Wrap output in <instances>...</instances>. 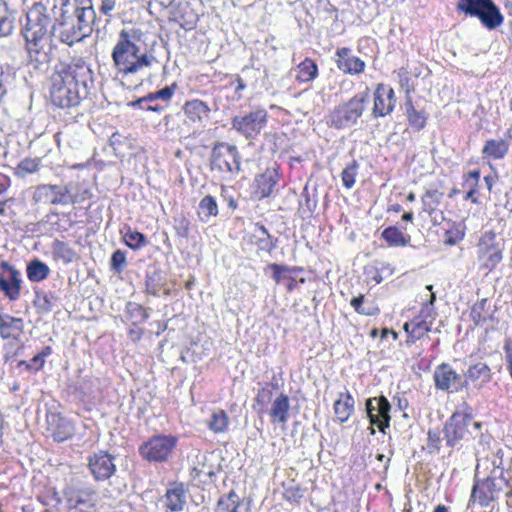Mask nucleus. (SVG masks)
Segmentation results:
<instances>
[{
    "mask_svg": "<svg viewBox=\"0 0 512 512\" xmlns=\"http://www.w3.org/2000/svg\"><path fill=\"white\" fill-rule=\"evenodd\" d=\"M123 239L126 245L133 250L140 249L146 246L148 243L146 236L143 233L132 230L131 228H128L124 233Z\"/></svg>",
    "mask_w": 512,
    "mask_h": 512,
    "instance_id": "43",
    "label": "nucleus"
},
{
    "mask_svg": "<svg viewBox=\"0 0 512 512\" xmlns=\"http://www.w3.org/2000/svg\"><path fill=\"white\" fill-rule=\"evenodd\" d=\"M354 398L349 392L340 393L339 398L334 403V413L340 423L348 421L354 412Z\"/></svg>",
    "mask_w": 512,
    "mask_h": 512,
    "instance_id": "28",
    "label": "nucleus"
},
{
    "mask_svg": "<svg viewBox=\"0 0 512 512\" xmlns=\"http://www.w3.org/2000/svg\"><path fill=\"white\" fill-rule=\"evenodd\" d=\"M284 497L288 501H298L303 497V490L297 485H290L285 488Z\"/></svg>",
    "mask_w": 512,
    "mask_h": 512,
    "instance_id": "52",
    "label": "nucleus"
},
{
    "mask_svg": "<svg viewBox=\"0 0 512 512\" xmlns=\"http://www.w3.org/2000/svg\"><path fill=\"white\" fill-rule=\"evenodd\" d=\"M173 435H155L139 446V454L149 462H165L177 445Z\"/></svg>",
    "mask_w": 512,
    "mask_h": 512,
    "instance_id": "9",
    "label": "nucleus"
},
{
    "mask_svg": "<svg viewBox=\"0 0 512 512\" xmlns=\"http://www.w3.org/2000/svg\"><path fill=\"white\" fill-rule=\"evenodd\" d=\"M135 107H139L141 109H145L147 111H154V112H162L164 110V107L159 105V104H156V105H152L151 103H143V104H140V105H136Z\"/></svg>",
    "mask_w": 512,
    "mask_h": 512,
    "instance_id": "64",
    "label": "nucleus"
},
{
    "mask_svg": "<svg viewBox=\"0 0 512 512\" xmlns=\"http://www.w3.org/2000/svg\"><path fill=\"white\" fill-rule=\"evenodd\" d=\"M68 188L69 198L71 200L69 201V204H80L92 196L89 188L84 187L78 183L69 182Z\"/></svg>",
    "mask_w": 512,
    "mask_h": 512,
    "instance_id": "40",
    "label": "nucleus"
},
{
    "mask_svg": "<svg viewBox=\"0 0 512 512\" xmlns=\"http://www.w3.org/2000/svg\"><path fill=\"white\" fill-rule=\"evenodd\" d=\"M242 500L240 496L233 490L221 496L214 512H239Z\"/></svg>",
    "mask_w": 512,
    "mask_h": 512,
    "instance_id": "31",
    "label": "nucleus"
},
{
    "mask_svg": "<svg viewBox=\"0 0 512 512\" xmlns=\"http://www.w3.org/2000/svg\"><path fill=\"white\" fill-rule=\"evenodd\" d=\"M278 179V173L275 169H267L255 178V193L259 198L270 196L278 182Z\"/></svg>",
    "mask_w": 512,
    "mask_h": 512,
    "instance_id": "26",
    "label": "nucleus"
},
{
    "mask_svg": "<svg viewBox=\"0 0 512 512\" xmlns=\"http://www.w3.org/2000/svg\"><path fill=\"white\" fill-rule=\"evenodd\" d=\"M0 291L10 301H17L21 295V273L6 261L0 264Z\"/></svg>",
    "mask_w": 512,
    "mask_h": 512,
    "instance_id": "13",
    "label": "nucleus"
},
{
    "mask_svg": "<svg viewBox=\"0 0 512 512\" xmlns=\"http://www.w3.org/2000/svg\"><path fill=\"white\" fill-rule=\"evenodd\" d=\"M218 214V206L216 200L211 195L203 197L198 206V215L204 222L209 221L211 217H215Z\"/></svg>",
    "mask_w": 512,
    "mask_h": 512,
    "instance_id": "38",
    "label": "nucleus"
},
{
    "mask_svg": "<svg viewBox=\"0 0 512 512\" xmlns=\"http://www.w3.org/2000/svg\"><path fill=\"white\" fill-rule=\"evenodd\" d=\"M68 509L88 512L96 503V492L88 486L69 487L64 491Z\"/></svg>",
    "mask_w": 512,
    "mask_h": 512,
    "instance_id": "15",
    "label": "nucleus"
},
{
    "mask_svg": "<svg viewBox=\"0 0 512 512\" xmlns=\"http://www.w3.org/2000/svg\"><path fill=\"white\" fill-rule=\"evenodd\" d=\"M318 75V67L317 64L310 58H305L298 66H297V75L296 80L299 82H311Z\"/></svg>",
    "mask_w": 512,
    "mask_h": 512,
    "instance_id": "34",
    "label": "nucleus"
},
{
    "mask_svg": "<svg viewBox=\"0 0 512 512\" xmlns=\"http://www.w3.org/2000/svg\"><path fill=\"white\" fill-rule=\"evenodd\" d=\"M267 112L263 108H255L245 115L232 118V128L247 139H253L260 134L267 123Z\"/></svg>",
    "mask_w": 512,
    "mask_h": 512,
    "instance_id": "10",
    "label": "nucleus"
},
{
    "mask_svg": "<svg viewBox=\"0 0 512 512\" xmlns=\"http://www.w3.org/2000/svg\"><path fill=\"white\" fill-rule=\"evenodd\" d=\"M44 363L45 361L37 354L28 362L21 361L20 365H25L28 370L36 372L43 367Z\"/></svg>",
    "mask_w": 512,
    "mask_h": 512,
    "instance_id": "56",
    "label": "nucleus"
},
{
    "mask_svg": "<svg viewBox=\"0 0 512 512\" xmlns=\"http://www.w3.org/2000/svg\"><path fill=\"white\" fill-rule=\"evenodd\" d=\"M49 267L42 261L35 259L27 265V276L32 282H40L48 277Z\"/></svg>",
    "mask_w": 512,
    "mask_h": 512,
    "instance_id": "37",
    "label": "nucleus"
},
{
    "mask_svg": "<svg viewBox=\"0 0 512 512\" xmlns=\"http://www.w3.org/2000/svg\"><path fill=\"white\" fill-rule=\"evenodd\" d=\"M316 207L317 199L315 198V196L310 195L307 186H305L301 194V199L299 201V213L303 217H309L313 214Z\"/></svg>",
    "mask_w": 512,
    "mask_h": 512,
    "instance_id": "42",
    "label": "nucleus"
},
{
    "mask_svg": "<svg viewBox=\"0 0 512 512\" xmlns=\"http://www.w3.org/2000/svg\"><path fill=\"white\" fill-rule=\"evenodd\" d=\"M290 400L286 394L281 393L272 403L269 415L272 423L285 424L289 418Z\"/></svg>",
    "mask_w": 512,
    "mask_h": 512,
    "instance_id": "27",
    "label": "nucleus"
},
{
    "mask_svg": "<svg viewBox=\"0 0 512 512\" xmlns=\"http://www.w3.org/2000/svg\"><path fill=\"white\" fill-rule=\"evenodd\" d=\"M363 302H364V296L359 295L357 297L352 298L350 304L357 313L363 314V315H372V313L368 309H366L365 307L362 306Z\"/></svg>",
    "mask_w": 512,
    "mask_h": 512,
    "instance_id": "58",
    "label": "nucleus"
},
{
    "mask_svg": "<svg viewBox=\"0 0 512 512\" xmlns=\"http://www.w3.org/2000/svg\"><path fill=\"white\" fill-rule=\"evenodd\" d=\"M53 255L64 264H70L77 259V253L67 243L55 240L52 245Z\"/></svg>",
    "mask_w": 512,
    "mask_h": 512,
    "instance_id": "35",
    "label": "nucleus"
},
{
    "mask_svg": "<svg viewBox=\"0 0 512 512\" xmlns=\"http://www.w3.org/2000/svg\"><path fill=\"white\" fill-rule=\"evenodd\" d=\"M395 105L396 97L394 90L383 83H379L374 91L373 117L379 118L391 114Z\"/></svg>",
    "mask_w": 512,
    "mask_h": 512,
    "instance_id": "17",
    "label": "nucleus"
},
{
    "mask_svg": "<svg viewBox=\"0 0 512 512\" xmlns=\"http://www.w3.org/2000/svg\"><path fill=\"white\" fill-rule=\"evenodd\" d=\"M210 111L207 103L199 99L186 101L183 105L186 121L193 124L196 129L204 127L205 122L209 119Z\"/></svg>",
    "mask_w": 512,
    "mask_h": 512,
    "instance_id": "21",
    "label": "nucleus"
},
{
    "mask_svg": "<svg viewBox=\"0 0 512 512\" xmlns=\"http://www.w3.org/2000/svg\"><path fill=\"white\" fill-rule=\"evenodd\" d=\"M89 469L97 481L109 479L116 471L114 457L103 451L95 453L89 457Z\"/></svg>",
    "mask_w": 512,
    "mask_h": 512,
    "instance_id": "19",
    "label": "nucleus"
},
{
    "mask_svg": "<svg viewBox=\"0 0 512 512\" xmlns=\"http://www.w3.org/2000/svg\"><path fill=\"white\" fill-rule=\"evenodd\" d=\"M126 265V253L122 250H116L110 260V267L117 273H120Z\"/></svg>",
    "mask_w": 512,
    "mask_h": 512,
    "instance_id": "50",
    "label": "nucleus"
},
{
    "mask_svg": "<svg viewBox=\"0 0 512 512\" xmlns=\"http://www.w3.org/2000/svg\"><path fill=\"white\" fill-rule=\"evenodd\" d=\"M160 501L166 512H181L187 504V490L182 483H173Z\"/></svg>",
    "mask_w": 512,
    "mask_h": 512,
    "instance_id": "20",
    "label": "nucleus"
},
{
    "mask_svg": "<svg viewBox=\"0 0 512 512\" xmlns=\"http://www.w3.org/2000/svg\"><path fill=\"white\" fill-rule=\"evenodd\" d=\"M500 490L494 478H486L473 486L469 505L478 501L481 507H487L494 500L495 493Z\"/></svg>",
    "mask_w": 512,
    "mask_h": 512,
    "instance_id": "22",
    "label": "nucleus"
},
{
    "mask_svg": "<svg viewBox=\"0 0 512 512\" xmlns=\"http://www.w3.org/2000/svg\"><path fill=\"white\" fill-rule=\"evenodd\" d=\"M368 96L369 89L366 88L364 92L357 93L348 101L335 106L326 117L327 125L338 130L356 125L365 111Z\"/></svg>",
    "mask_w": 512,
    "mask_h": 512,
    "instance_id": "4",
    "label": "nucleus"
},
{
    "mask_svg": "<svg viewBox=\"0 0 512 512\" xmlns=\"http://www.w3.org/2000/svg\"><path fill=\"white\" fill-rule=\"evenodd\" d=\"M77 389L85 396H93L99 390L98 378L84 377L78 382Z\"/></svg>",
    "mask_w": 512,
    "mask_h": 512,
    "instance_id": "46",
    "label": "nucleus"
},
{
    "mask_svg": "<svg viewBox=\"0 0 512 512\" xmlns=\"http://www.w3.org/2000/svg\"><path fill=\"white\" fill-rule=\"evenodd\" d=\"M145 37L140 28H124L120 31L112 51L114 66L119 73L135 74L157 62L153 54L142 50L141 44H144Z\"/></svg>",
    "mask_w": 512,
    "mask_h": 512,
    "instance_id": "3",
    "label": "nucleus"
},
{
    "mask_svg": "<svg viewBox=\"0 0 512 512\" xmlns=\"http://www.w3.org/2000/svg\"><path fill=\"white\" fill-rule=\"evenodd\" d=\"M37 299L35 301L36 305H38L45 312H50L52 310V302L51 298L48 294L40 295L37 293Z\"/></svg>",
    "mask_w": 512,
    "mask_h": 512,
    "instance_id": "57",
    "label": "nucleus"
},
{
    "mask_svg": "<svg viewBox=\"0 0 512 512\" xmlns=\"http://www.w3.org/2000/svg\"><path fill=\"white\" fill-rule=\"evenodd\" d=\"M92 83L93 72L83 58L60 63L51 77V101L60 108L75 107L88 95V88Z\"/></svg>",
    "mask_w": 512,
    "mask_h": 512,
    "instance_id": "2",
    "label": "nucleus"
},
{
    "mask_svg": "<svg viewBox=\"0 0 512 512\" xmlns=\"http://www.w3.org/2000/svg\"><path fill=\"white\" fill-rule=\"evenodd\" d=\"M228 423L229 420L226 412L224 410H218L213 413L208 427L215 433H222L227 429Z\"/></svg>",
    "mask_w": 512,
    "mask_h": 512,
    "instance_id": "44",
    "label": "nucleus"
},
{
    "mask_svg": "<svg viewBox=\"0 0 512 512\" xmlns=\"http://www.w3.org/2000/svg\"><path fill=\"white\" fill-rule=\"evenodd\" d=\"M264 237L259 238L258 245L262 250L270 251L274 248V244L271 236L269 235L267 229L264 226L260 228Z\"/></svg>",
    "mask_w": 512,
    "mask_h": 512,
    "instance_id": "53",
    "label": "nucleus"
},
{
    "mask_svg": "<svg viewBox=\"0 0 512 512\" xmlns=\"http://www.w3.org/2000/svg\"><path fill=\"white\" fill-rule=\"evenodd\" d=\"M381 237L387 242L389 246L395 247L407 246L411 239L410 235L403 233L396 226H389L385 228L381 233Z\"/></svg>",
    "mask_w": 512,
    "mask_h": 512,
    "instance_id": "29",
    "label": "nucleus"
},
{
    "mask_svg": "<svg viewBox=\"0 0 512 512\" xmlns=\"http://www.w3.org/2000/svg\"><path fill=\"white\" fill-rule=\"evenodd\" d=\"M272 392L269 388L264 387L258 391L255 400L258 403L264 404L271 400Z\"/></svg>",
    "mask_w": 512,
    "mask_h": 512,
    "instance_id": "60",
    "label": "nucleus"
},
{
    "mask_svg": "<svg viewBox=\"0 0 512 512\" xmlns=\"http://www.w3.org/2000/svg\"><path fill=\"white\" fill-rule=\"evenodd\" d=\"M405 111L409 121V124L417 131L422 130L427 121V114L424 110H417L411 99L408 98L405 102Z\"/></svg>",
    "mask_w": 512,
    "mask_h": 512,
    "instance_id": "33",
    "label": "nucleus"
},
{
    "mask_svg": "<svg viewBox=\"0 0 512 512\" xmlns=\"http://www.w3.org/2000/svg\"><path fill=\"white\" fill-rule=\"evenodd\" d=\"M457 9L466 15L477 17L481 24L494 30L501 26L504 17L493 0H463L458 1Z\"/></svg>",
    "mask_w": 512,
    "mask_h": 512,
    "instance_id": "5",
    "label": "nucleus"
},
{
    "mask_svg": "<svg viewBox=\"0 0 512 512\" xmlns=\"http://www.w3.org/2000/svg\"><path fill=\"white\" fill-rule=\"evenodd\" d=\"M147 311L139 304L128 302L126 305V317L133 325L141 324L148 319Z\"/></svg>",
    "mask_w": 512,
    "mask_h": 512,
    "instance_id": "41",
    "label": "nucleus"
},
{
    "mask_svg": "<svg viewBox=\"0 0 512 512\" xmlns=\"http://www.w3.org/2000/svg\"><path fill=\"white\" fill-rule=\"evenodd\" d=\"M46 422L47 430L56 442H64L74 435L75 427L73 422L58 412H47Z\"/></svg>",
    "mask_w": 512,
    "mask_h": 512,
    "instance_id": "16",
    "label": "nucleus"
},
{
    "mask_svg": "<svg viewBox=\"0 0 512 512\" xmlns=\"http://www.w3.org/2000/svg\"><path fill=\"white\" fill-rule=\"evenodd\" d=\"M432 321L416 317L410 322L404 324V330L414 340H419L431 330Z\"/></svg>",
    "mask_w": 512,
    "mask_h": 512,
    "instance_id": "30",
    "label": "nucleus"
},
{
    "mask_svg": "<svg viewBox=\"0 0 512 512\" xmlns=\"http://www.w3.org/2000/svg\"><path fill=\"white\" fill-rule=\"evenodd\" d=\"M176 88H177L176 83H173L170 86H165L164 88L160 89L159 91H156L154 93H149L145 97H142L135 101H132L129 103V105L136 106V105H140L143 103H152L155 100H162L164 102H168L174 95Z\"/></svg>",
    "mask_w": 512,
    "mask_h": 512,
    "instance_id": "32",
    "label": "nucleus"
},
{
    "mask_svg": "<svg viewBox=\"0 0 512 512\" xmlns=\"http://www.w3.org/2000/svg\"><path fill=\"white\" fill-rule=\"evenodd\" d=\"M118 0H102L100 5V12L105 16L111 17L112 11L115 10Z\"/></svg>",
    "mask_w": 512,
    "mask_h": 512,
    "instance_id": "59",
    "label": "nucleus"
},
{
    "mask_svg": "<svg viewBox=\"0 0 512 512\" xmlns=\"http://www.w3.org/2000/svg\"><path fill=\"white\" fill-rule=\"evenodd\" d=\"M508 152V145L504 140L490 139L486 141L482 153L494 159L503 158Z\"/></svg>",
    "mask_w": 512,
    "mask_h": 512,
    "instance_id": "36",
    "label": "nucleus"
},
{
    "mask_svg": "<svg viewBox=\"0 0 512 512\" xmlns=\"http://www.w3.org/2000/svg\"><path fill=\"white\" fill-rule=\"evenodd\" d=\"M156 276H157L156 274L147 276V281H146L147 291L153 295H156L159 292L158 285L154 284V280H155Z\"/></svg>",
    "mask_w": 512,
    "mask_h": 512,
    "instance_id": "62",
    "label": "nucleus"
},
{
    "mask_svg": "<svg viewBox=\"0 0 512 512\" xmlns=\"http://www.w3.org/2000/svg\"><path fill=\"white\" fill-rule=\"evenodd\" d=\"M337 67L346 74H359L364 71L365 62L352 55L349 48L343 47L336 51Z\"/></svg>",
    "mask_w": 512,
    "mask_h": 512,
    "instance_id": "23",
    "label": "nucleus"
},
{
    "mask_svg": "<svg viewBox=\"0 0 512 512\" xmlns=\"http://www.w3.org/2000/svg\"><path fill=\"white\" fill-rule=\"evenodd\" d=\"M426 289L431 292L429 301L423 306L421 313L424 315L425 318L430 317L432 318V312H433V305L436 300V295L434 292H432L433 286L427 285Z\"/></svg>",
    "mask_w": 512,
    "mask_h": 512,
    "instance_id": "55",
    "label": "nucleus"
},
{
    "mask_svg": "<svg viewBox=\"0 0 512 512\" xmlns=\"http://www.w3.org/2000/svg\"><path fill=\"white\" fill-rule=\"evenodd\" d=\"M463 377L467 380V385L472 383L475 388L480 389L491 381L492 373L486 363L478 362L469 366Z\"/></svg>",
    "mask_w": 512,
    "mask_h": 512,
    "instance_id": "24",
    "label": "nucleus"
},
{
    "mask_svg": "<svg viewBox=\"0 0 512 512\" xmlns=\"http://www.w3.org/2000/svg\"><path fill=\"white\" fill-rule=\"evenodd\" d=\"M433 379L436 389L441 391L459 392L467 387V380L448 363H441L435 368Z\"/></svg>",
    "mask_w": 512,
    "mask_h": 512,
    "instance_id": "11",
    "label": "nucleus"
},
{
    "mask_svg": "<svg viewBox=\"0 0 512 512\" xmlns=\"http://www.w3.org/2000/svg\"><path fill=\"white\" fill-rule=\"evenodd\" d=\"M358 169L359 164L355 160H353L343 169L341 173V179L343 186L347 189H351L354 186L356 177L358 175Z\"/></svg>",
    "mask_w": 512,
    "mask_h": 512,
    "instance_id": "45",
    "label": "nucleus"
},
{
    "mask_svg": "<svg viewBox=\"0 0 512 512\" xmlns=\"http://www.w3.org/2000/svg\"><path fill=\"white\" fill-rule=\"evenodd\" d=\"M269 267L274 271V273H273V278H274V280H275L277 283H279V282H280V280H281V274H282V272H285V271H287V270H288V268H287V267L281 266V265L276 264V263L271 264Z\"/></svg>",
    "mask_w": 512,
    "mask_h": 512,
    "instance_id": "61",
    "label": "nucleus"
},
{
    "mask_svg": "<svg viewBox=\"0 0 512 512\" xmlns=\"http://www.w3.org/2000/svg\"><path fill=\"white\" fill-rule=\"evenodd\" d=\"M33 200L36 203L51 205H69L68 183L64 185L42 184L35 188Z\"/></svg>",
    "mask_w": 512,
    "mask_h": 512,
    "instance_id": "14",
    "label": "nucleus"
},
{
    "mask_svg": "<svg viewBox=\"0 0 512 512\" xmlns=\"http://www.w3.org/2000/svg\"><path fill=\"white\" fill-rule=\"evenodd\" d=\"M442 197L443 193L437 189L427 190L421 198L423 211L432 215L440 204Z\"/></svg>",
    "mask_w": 512,
    "mask_h": 512,
    "instance_id": "39",
    "label": "nucleus"
},
{
    "mask_svg": "<svg viewBox=\"0 0 512 512\" xmlns=\"http://www.w3.org/2000/svg\"><path fill=\"white\" fill-rule=\"evenodd\" d=\"M487 299H481L477 301L471 308L470 317L475 325H480L486 321V306Z\"/></svg>",
    "mask_w": 512,
    "mask_h": 512,
    "instance_id": "47",
    "label": "nucleus"
},
{
    "mask_svg": "<svg viewBox=\"0 0 512 512\" xmlns=\"http://www.w3.org/2000/svg\"><path fill=\"white\" fill-rule=\"evenodd\" d=\"M480 179V171L472 170L464 175V185L468 190H477Z\"/></svg>",
    "mask_w": 512,
    "mask_h": 512,
    "instance_id": "51",
    "label": "nucleus"
},
{
    "mask_svg": "<svg viewBox=\"0 0 512 512\" xmlns=\"http://www.w3.org/2000/svg\"><path fill=\"white\" fill-rule=\"evenodd\" d=\"M177 234L181 237H187L189 234V222L182 219L176 227Z\"/></svg>",
    "mask_w": 512,
    "mask_h": 512,
    "instance_id": "63",
    "label": "nucleus"
},
{
    "mask_svg": "<svg viewBox=\"0 0 512 512\" xmlns=\"http://www.w3.org/2000/svg\"><path fill=\"white\" fill-rule=\"evenodd\" d=\"M13 20L10 17L0 18V37H7L13 32Z\"/></svg>",
    "mask_w": 512,
    "mask_h": 512,
    "instance_id": "54",
    "label": "nucleus"
},
{
    "mask_svg": "<svg viewBox=\"0 0 512 512\" xmlns=\"http://www.w3.org/2000/svg\"><path fill=\"white\" fill-rule=\"evenodd\" d=\"M240 159L235 145L218 142L211 151L210 167L212 171L220 174L237 175L240 171Z\"/></svg>",
    "mask_w": 512,
    "mask_h": 512,
    "instance_id": "6",
    "label": "nucleus"
},
{
    "mask_svg": "<svg viewBox=\"0 0 512 512\" xmlns=\"http://www.w3.org/2000/svg\"><path fill=\"white\" fill-rule=\"evenodd\" d=\"M23 328L24 323L22 318L0 313V335L3 339L12 338L19 340Z\"/></svg>",
    "mask_w": 512,
    "mask_h": 512,
    "instance_id": "25",
    "label": "nucleus"
},
{
    "mask_svg": "<svg viewBox=\"0 0 512 512\" xmlns=\"http://www.w3.org/2000/svg\"><path fill=\"white\" fill-rule=\"evenodd\" d=\"M95 23L80 22L77 17H63L58 27L52 25L51 18L44 13L42 5L33 6L26 14L22 34L25 38L27 62L34 69L48 66L52 56L51 36L55 35L62 43L72 46L88 36Z\"/></svg>",
    "mask_w": 512,
    "mask_h": 512,
    "instance_id": "1",
    "label": "nucleus"
},
{
    "mask_svg": "<svg viewBox=\"0 0 512 512\" xmlns=\"http://www.w3.org/2000/svg\"><path fill=\"white\" fill-rule=\"evenodd\" d=\"M481 425L480 422L473 421L470 413L454 412L443 428L447 446L456 447L461 440L465 439L468 434H471L470 426L475 430H479Z\"/></svg>",
    "mask_w": 512,
    "mask_h": 512,
    "instance_id": "8",
    "label": "nucleus"
},
{
    "mask_svg": "<svg viewBox=\"0 0 512 512\" xmlns=\"http://www.w3.org/2000/svg\"><path fill=\"white\" fill-rule=\"evenodd\" d=\"M62 16L77 17L83 23H95L96 13L91 0H62Z\"/></svg>",
    "mask_w": 512,
    "mask_h": 512,
    "instance_id": "18",
    "label": "nucleus"
},
{
    "mask_svg": "<svg viewBox=\"0 0 512 512\" xmlns=\"http://www.w3.org/2000/svg\"><path fill=\"white\" fill-rule=\"evenodd\" d=\"M39 169V160L25 158L23 159L17 166V174L21 176H25L27 174H32Z\"/></svg>",
    "mask_w": 512,
    "mask_h": 512,
    "instance_id": "49",
    "label": "nucleus"
},
{
    "mask_svg": "<svg viewBox=\"0 0 512 512\" xmlns=\"http://www.w3.org/2000/svg\"><path fill=\"white\" fill-rule=\"evenodd\" d=\"M441 433L438 429L429 430L427 433L426 450L429 454H436L441 447Z\"/></svg>",
    "mask_w": 512,
    "mask_h": 512,
    "instance_id": "48",
    "label": "nucleus"
},
{
    "mask_svg": "<svg viewBox=\"0 0 512 512\" xmlns=\"http://www.w3.org/2000/svg\"><path fill=\"white\" fill-rule=\"evenodd\" d=\"M478 258L485 269L493 270L503 259L504 239L493 230L484 232L477 245Z\"/></svg>",
    "mask_w": 512,
    "mask_h": 512,
    "instance_id": "7",
    "label": "nucleus"
},
{
    "mask_svg": "<svg viewBox=\"0 0 512 512\" xmlns=\"http://www.w3.org/2000/svg\"><path fill=\"white\" fill-rule=\"evenodd\" d=\"M391 405L386 397H372L366 401V412L370 424L376 425L380 432L386 433L390 427Z\"/></svg>",
    "mask_w": 512,
    "mask_h": 512,
    "instance_id": "12",
    "label": "nucleus"
}]
</instances>
